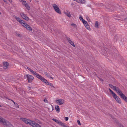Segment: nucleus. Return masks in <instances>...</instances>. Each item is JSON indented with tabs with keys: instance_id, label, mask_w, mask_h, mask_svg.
<instances>
[{
	"instance_id": "9d476101",
	"label": "nucleus",
	"mask_w": 127,
	"mask_h": 127,
	"mask_svg": "<svg viewBox=\"0 0 127 127\" xmlns=\"http://www.w3.org/2000/svg\"><path fill=\"white\" fill-rule=\"evenodd\" d=\"M113 97L119 103H121V100L120 98L116 94L115 96L113 95Z\"/></svg>"
},
{
	"instance_id": "412c9836",
	"label": "nucleus",
	"mask_w": 127,
	"mask_h": 127,
	"mask_svg": "<svg viewBox=\"0 0 127 127\" xmlns=\"http://www.w3.org/2000/svg\"><path fill=\"white\" fill-rule=\"evenodd\" d=\"M109 90L110 93L112 94L113 95L115 96L116 94L113 92V91L110 88L109 89Z\"/></svg>"
},
{
	"instance_id": "f8f14e48",
	"label": "nucleus",
	"mask_w": 127,
	"mask_h": 127,
	"mask_svg": "<svg viewBox=\"0 0 127 127\" xmlns=\"http://www.w3.org/2000/svg\"><path fill=\"white\" fill-rule=\"evenodd\" d=\"M20 15L22 18L25 19L26 20L28 21L29 20V18L25 14L23 13H21Z\"/></svg>"
},
{
	"instance_id": "8fccbe9b",
	"label": "nucleus",
	"mask_w": 127,
	"mask_h": 127,
	"mask_svg": "<svg viewBox=\"0 0 127 127\" xmlns=\"http://www.w3.org/2000/svg\"><path fill=\"white\" fill-rule=\"evenodd\" d=\"M100 80L101 81H102V80L101 79H100Z\"/></svg>"
},
{
	"instance_id": "5701e85b",
	"label": "nucleus",
	"mask_w": 127,
	"mask_h": 127,
	"mask_svg": "<svg viewBox=\"0 0 127 127\" xmlns=\"http://www.w3.org/2000/svg\"><path fill=\"white\" fill-rule=\"evenodd\" d=\"M82 21L84 26L87 25V24H88L87 22L86 21H85L84 20H83Z\"/></svg>"
},
{
	"instance_id": "c9c22d12",
	"label": "nucleus",
	"mask_w": 127,
	"mask_h": 127,
	"mask_svg": "<svg viewBox=\"0 0 127 127\" xmlns=\"http://www.w3.org/2000/svg\"><path fill=\"white\" fill-rule=\"evenodd\" d=\"M27 69L30 71V72H31L32 71V70L29 67H27Z\"/></svg>"
},
{
	"instance_id": "9b49d317",
	"label": "nucleus",
	"mask_w": 127,
	"mask_h": 127,
	"mask_svg": "<svg viewBox=\"0 0 127 127\" xmlns=\"http://www.w3.org/2000/svg\"><path fill=\"white\" fill-rule=\"evenodd\" d=\"M56 102L57 103H59L58 104L59 105H62L63 104L64 102V100L63 99H59L56 100Z\"/></svg>"
},
{
	"instance_id": "aec40b11",
	"label": "nucleus",
	"mask_w": 127,
	"mask_h": 127,
	"mask_svg": "<svg viewBox=\"0 0 127 127\" xmlns=\"http://www.w3.org/2000/svg\"><path fill=\"white\" fill-rule=\"evenodd\" d=\"M55 109L56 110L57 112L58 113H59L60 112V108L59 107L58 105H56V106L55 107Z\"/></svg>"
},
{
	"instance_id": "4be33fe9",
	"label": "nucleus",
	"mask_w": 127,
	"mask_h": 127,
	"mask_svg": "<svg viewBox=\"0 0 127 127\" xmlns=\"http://www.w3.org/2000/svg\"><path fill=\"white\" fill-rule=\"evenodd\" d=\"M15 34L16 36H17L19 37H21V35L19 33L17 32H15Z\"/></svg>"
},
{
	"instance_id": "ddd939ff",
	"label": "nucleus",
	"mask_w": 127,
	"mask_h": 127,
	"mask_svg": "<svg viewBox=\"0 0 127 127\" xmlns=\"http://www.w3.org/2000/svg\"><path fill=\"white\" fill-rule=\"evenodd\" d=\"M15 18L22 25V23H24L25 22L24 21L22 20L20 18L18 17L15 16Z\"/></svg>"
},
{
	"instance_id": "7c9ffc66",
	"label": "nucleus",
	"mask_w": 127,
	"mask_h": 127,
	"mask_svg": "<svg viewBox=\"0 0 127 127\" xmlns=\"http://www.w3.org/2000/svg\"><path fill=\"white\" fill-rule=\"evenodd\" d=\"M20 1H22V3H26V1L25 0H19Z\"/></svg>"
},
{
	"instance_id": "de8ad7c7",
	"label": "nucleus",
	"mask_w": 127,
	"mask_h": 127,
	"mask_svg": "<svg viewBox=\"0 0 127 127\" xmlns=\"http://www.w3.org/2000/svg\"><path fill=\"white\" fill-rule=\"evenodd\" d=\"M4 1L6 3V4H7V1H5V0H4Z\"/></svg>"
},
{
	"instance_id": "20e7f679",
	"label": "nucleus",
	"mask_w": 127,
	"mask_h": 127,
	"mask_svg": "<svg viewBox=\"0 0 127 127\" xmlns=\"http://www.w3.org/2000/svg\"><path fill=\"white\" fill-rule=\"evenodd\" d=\"M26 78H27L28 80V82L29 83H30L34 79V77L32 75L29 74H27L25 75Z\"/></svg>"
},
{
	"instance_id": "a211bd4d",
	"label": "nucleus",
	"mask_w": 127,
	"mask_h": 127,
	"mask_svg": "<svg viewBox=\"0 0 127 127\" xmlns=\"http://www.w3.org/2000/svg\"><path fill=\"white\" fill-rule=\"evenodd\" d=\"M123 99L126 97L125 95L122 93V92L118 94Z\"/></svg>"
},
{
	"instance_id": "dca6fc26",
	"label": "nucleus",
	"mask_w": 127,
	"mask_h": 127,
	"mask_svg": "<svg viewBox=\"0 0 127 127\" xmlns=\"http://www.w3.org/2000/svg\"><path fill=\"white\" fill-rule=\"evenodd\" d=\"M67 39L68 42L71 45H72L74 47L75 46V45L74 44L73 42L71 40L70 38L69 37L67 38Z\"/></svg>"
},
{
	"instance_id": "3c124183",
	"label": "nucleus",
	"mask_w": 127,
	"mask_h": 127,
	"mask_svg": "<svg viewBox=\"0 0 127 127\" xmlns=\"http://www.w3.org/2000/svg\"><path fill=\"white\" fill-rule=\"evenodd\" d=\"M1 106L0 105V107H1Z\"/></svg>"
},
{
	"instance_id": "5fc2aeb1",
	"label": "nucleus",
	"mask_w": 127,
	"mask_h": 127,
	"mask_svg": "<svg viewBox=\"0 0 127 127\" xmlns=\"http://www.w3.org/2000/svg\"><path fill=\"white\" fill-rule=\"evenodd\" d=\"M38 122V123H39L38 122Z\"/></svg>"
},
{
	"instance_id": "6e6552de",
	"label": "nucleus",
	"mask_w": 127,
	"mask_h": 127,
	"mask_svg": "<svg viewBox=\"0 0 127 127\" xmlns=\"http://www.w3.org/2000/svg\"><path fill=\"white\" fill-rule=\"evenodd\" d=\"M30 125L33 127H41L39 124L33 121H32Z\"/></svg>"
},
{
	"instance_id": "72a5a7b5",
	"label": "nucleus",
	"mask_w": 127,
	"mask_h": 127,
	"mask_svg": "<svg viewBox=\"0 0 127 127\" xmlns=\"http://www.w3.org/2000/svg\"><path fill=\"white\" fill-rule=\"evenodd\" d=\"M116 87V86H113L112 88V89H113V90H115V88Z\"/></svg>"
},
{
	"instance_id": "393cba45",
	"label": "nucleus",
	"mask_w": 127,
	"mask_h": 127,
	"mask_svg": "<svg viewBox=\"0 0 127 127\" xmlns=\"http://www.w3.org/2000/svg\"><path fill=\"white\" fill-rule=\"evenodd\" d=\"M86 27V28L88 30H90V27L88 25V24H87V25L85 26Z\"/></svg>"
},
{
	"instance_id": "ea45409f",
	"label": "nucleus",
	"mask_w": 127,
	"mask_h": 127,
	"mask_svg": "<svg viewBox=\"0 0 127 127\" xmlns=\"http://www.w3.org/2000/svg\"><path fill=\"white\" fill-rule=\"evenodd\" d=\"M79 18L80 20H82V21L84 20L83 19V18L82 17H79Z\"/></svg>"
},
{
	"instance_id": "39448f33",
	"label": "nucleus",
	"mask_w": 127,
	"mask_h": 127,
	"mask_svg": "<svg viewBox=\"0 0 127 127\" xmlns=\"http://www.w3.org/2000/svg\"><path fill=\"white\" fill-rule=\"evenodd\" d=\"M21 120L26 124H29L30 125L32 121L30 120L23 118H21Z\"/></svg>"
},
{
	"instance_id": "a18cd8bd",
	"label": "nucleus",
	"mask_w": 127,
	"mask_h": 127,
	"mask_svg": "<svg viewBox=\"0 0 127 127\" xmlns=\"http://www.w3.org/2000/svg\"><path fill=\"white\" fill-rule=\"evenodd\" d=\"M10 2H12V0H8Z\"/></svg>"
},
{
	"instance_id": "7ed1b4c3",
	"label": "nucleus",
	"mask_w": 127,
	"mask_h": 127,
	"mask_svg": "<svg viewBox=\"0 0 127 127\" xmlns=\"http://www.w3.org/2000/svg\"><path fill=\"white\" fill-rule=\"evenodd\" d=\"M31 72L34 76L37 77L38 79L40 80H41L43 77L41 75H39L35 72L33 71L32 70Z\"/></svg>"
},
{
	"instance_id": "b1692460",
	"label": "nucleus",
	"mask_w": 127,
	"mask_h": 127,
	"mask_svg": "<svg viewBox=\"0 0 127 127\" xmlns=\"http://www.w3.org/2000/svg\"><path fill=\"white\" fill-rule=\"evenodd\" d=\"M98 22L96 21L95 22V27L96 28H98Z\"/></svg>"
},
{
	"instance_id": "58836bf2",
	"label": "nucleus",
	"mask_w": 127,
	"mask_h": 127,
	"mask_svg": "<svg viewBox=\"0 0 127 127\" xmlns=\"http://www.w3.org/2000/svg\"><path fill=\"white\" fill-rule=\"evenodd\" d=\"M44 101L46 103L48 102V101H47V100L46 98H45L44 99Z\"/></svg>"
},
{
	"instance_id": "0eeeda50",
	"label": "nucleus",
	"mask_w": 127,
	"mask_h": 127,
	"mask_svg": "<svg viewBox=\"0 0 127 127\" xmlns=\"http://www.w3.org/2000/svg\"><path fill=\"white\" fill-rule=\"evenodd\" d=\"M41 81L45 83L46 84L49 85L52 87H54L53 84L49 83L48 81L45 79L43 77Z\"/></svg>"
},
{
	"instance_id": "cd10ccee",
	"label": "nucleus",
	"mask_w": 127,
	"mask_h": 127,
	"mask_svg": "<svg viewBox=\"0 0 127 127\" xmlns=\"http://www.w3.org/2000/svg\"><path fill=\"white\" fill-rule=\"evenodd\" d=\"M52 120H53V121H54L55 122H56V123H57L58 124L59 122V121L58 120L55 119H52Z\"/></svg>"
},
{
	"instance_id": "79ce46f5",
	"label": "nucleus",
	"mask_w": 127,
	"mask_h": 127,
	"mask_svg": "<svg viewBox=\"0 0 127 127\" xmlns=\"http://www.w3.org/2000/svg\"><path fill=\"white\" fill-rule=\"evenodd\" d=\"M109 86L110 87V88H112V87H113V86L111 84H109Z\"/></svg>"
},
{
	"instance_id": "473e14b6",
	"label": "nucleus",
	"mask_w": 127,
	"mask_h": 127,
	"mask_svg": "<svg viewBox=\"0 0 127 127\" xmlns=\"http://www.w3.org/2000/svg\"><path fill=\"white\" fill-rule=\"evenodd\" d=\"M13 102L14 103V104L16 106V107L18 106V105L14 101H13Z\"/></svg>"
},
{
	"instance_id": "4c0bfd02",
	"label": "nucleus",
	"mask_w": 127,
	"mask_h": 127,
	"mask_svg": "<svg viewBox=\"0 0 127 127\" xmlns=\"http://www.w3.org/2000/svg\"><path fill=\"white\" fill-rule=\"evenodd\" d=\"M124 99L127 102V97L126 96Z\"/></svg>"
},
{
	"instance_id": "2f4dec72",
	"label": "nucleus",
	"mask_w": 127,
	"mask_h": 127,
	"mask_svg": "<svg viewBox=\"0 0 127 127\" xmlns=\"http://www.w3.org/2000/svg\"><path fill=\"white\" fill-rule=\"evenodd\" d=\"M118 36H117V35L115 36H114V39H115V40H117V38H118Z\"/></svg>"
},
{
	"instance_id": "37998d69",
	"label": "nucleus",
	"mask_w": 127,
	"mask_h": 127,
	"mask_svg": "<svg viewBox=\"0 0 127 127\" xmlns=\"http://www.w3.org/2000/svg\"><path fill=\"white\" fill-rule=\"evenodd\" d=\"M62 126H63L64 127H69L68 126H67L65 125L64 124Z\"/></svg>"
},
{
	"instance_id": "09e8293b",
	"label": "nucleus",
	"mask_w": 127,
	"mask_h": 127,
	"mask_svg": "<svg viewBox=\"0 0 127 127\" xmlns=\"http://www.w3.org/2000/svg\"><path fill=\"white\" fill-rule=\"evenodd\" d=\"M125 20H127V18H126L125 19Z\"/></svg>"
},
{
	"instance_id": "2eb2a0df",
	"label": "nucleus",
	"mask_w": 127,
	"mask_h": 127,
	"mask_svg": "<svg viewBox=\"0 0 127 127\" xmlns=\"http://www.w3.org/2000/svg\"><path fill=\"white\" fill-rule=\"evenodd\" d=\"M64 13L69 18L71 17V15L70 14V12L68 11L67 10L66 11L64 12Z\"/></svg>"
},
{
	"instance_id": "864d4df0",
	"label": "nucleus",
	"mask_w": 127,
	"mask_h": 127,
	"mask_svg": "<svg viewBox=\"0 0 127 127\" xmlns=\"http://www.w3.org/2000/svg\"><path fill=\"white\" fill-rule=\"evenodd\" d=\"M11 100L12 101H13H13H14L13 100Z\"/></svg>"
},
{
	"instance_id": "c03bdc74",
	"label": "nucleus",
	"mask_w": 127,
	"mask_h": 127,
	"mask_svg": "<svg viewBox=\"0 0 127 127\" xmlns=\"http://www.w3.org/2000/svg\"><path fill=\"white\" fill-rule=\"evenodd\" d=\"M119 126L120 127H124L121 124H119Z\"/></svg>"
},
{
	"instance_id": "4468645a",
	"label": "nucleus",
	"mask_w": 127,
	"mask_h": 127,
	"mask_svg": "<svg viewBox=\"0 0 127 127\" xmlns=\"http://www.w3.org/2000/svg\"><path fill=\"white\" fill-rule=\"evenodd\" d=\"M8 65L9 64L7 62H4L3 65V67L4 69H6L8 67Z\"/></svg>"
},
{
	"instance_id": "423d86ee",
	"label": "nucleus",
	"mask_w": 127,
	"mask_h": 127,
	"mask_svg": "<svg viewBox=\"0 0 127 127\" xmlns=\"http://www.w3.org/2000/svg\"><path fill=\"white\" fill-rule=\"evenodd\" d=\"M104 8L105 9H107V11L112 12L116 10V9L114 8L113 6H107V7L105 6Z\"/></svg>"
},
{
	"instance_id": "f704fd0d",
	"label": "nucleus",
	"mask_w": 127,
	"mask_h": 127,
	"mask_svg": "<svg viewBox=\"0 0 127 127\" xmlns=\"http://www.w3.org/2000/svg\"><path fill=\"white\" fill-rule=\"evenodd\" d=\"M77 123L78 125H81V124L80 123V121L79 120H78L77 121Z\"/></svg>"
},
{
	"instance_id": "c756f323",
	"label": "nucleus",
	"mask_w": 127,
	"mask_h": 127,
	"mask_svg": "<svg viewBox=\"0 0 127 127\" xmlns=\"http://www.w3.org/2000/svg\"><path fill=\"white\" fill-rule=\"evenodd\" d=\"M98 6H104V5L102 4V3H98L97 4Z\"/></svg>"
},
{
	"instance_id": "f3484780",
	"label": "nucleus",
	"mask_w": 127,
	"mask_h": 127,
	"mask_svg": "<svg viewBox=\"0 0 127 127\" xmlns=\"http://www.w3.org/2000/svg\"><path fill=\"white\" fill-rule=\"evenodd\" d=\"M23 3V4L26 7L27 9H28V10H29L30 9V8L29 6V5H28V4L27 3Z\"/></svg>"
},
{
	"instance_id": "f257e3e1",
	"label": "nucleus",
	"mask_w": 127,
	"mask_h": 127,
	"mask_svg": "<svg viewBox=\"0 0 127 127\" xmlns=\"http://www.w3.org/2000/svg\"><path fill=\"white\" fill-rule=\"evenodd\" d=\"M0 123H2L3 124L7 127H13V126L8 121L5 120L0 116Z\"/></svg>"
},
{
	"instance_id": "bb28decb",
	"label": "nucleus",
	"mask_w": 127,
	"mask_h": 127,
	"mask_svg": "<svg viewBox=\"0 0 127 127\" xmlns=\"http://www.w3.org/2000/svg\"><path fill=\"white\" fill-rule=\"evenodd\" d=\"M58 124L59 125H60L61 126H62L64 124V123H63L61 121H59V123H58Z\"/></svg>"
},
{
	"instance_id": "c85d7f7f",
	"label": "nucleus",
	"mask_w": 127,
	"mask_h": 127,
	"mask_svg": "<svg viewBox=\"0 0 127 127\" xmlns=\"http://www.w3.org/2000/svg\"><path fill=\"white\" fill-rule=\"evenodd\" d=\"M71 25L72 26L74 27L75 28H77V26L75 24H74L73 23L71 24Z\"/></svg>"
},
{
	"instance_id": "6ab92c4d",
	"label": "nucleus",
	"mask_w": 127,
	"mask_h": 127,
	"mask_svg": "<svg viewBox=\"0 0 127 127\" xmlns=\"http://www.w3.org/2000/svg\"><path fill=\"white\" fill-rule=\"evenodd\" d=\"M115 91L117 93L119 94V93H121V91L119 89V88H118V87H116L115 89Z\"/></svg>"
},
{
	"instance_id": "f03ea898",
	"label": "nucleus",
	"mask_w": 127,
	"mask_h": 127,
	"mask_svg": "<svg viewBox=\"0 0 127 127\" xmlns=\"http://www.w3.org/2000/svg\"><path fill=\"white\" fill-rule=\"evenodd\" d=\"M52 6L54 9L55 11L57 13L60 14H61V11L58 6L55 4L52 5Z\"/></svg>"
},
{
	"instance_id": "1a4fd4ad",
	"label": "nucleus",
	"mask_w": 127,
	"mask_h": 127,
	"mask_svg": "<svg viewBox=\"0 0 127 127\" xmlns=\"http://www.w3.org/2000/svg\"><path fill=\"white\" fill-rule=\"evenodd\" d=\"M22 25L25 28L27 29L28 30L30 31H32V29L31 27L29 25L25 23L24 22V23H22Z\"/></svg>"
},
{
	"instance_id": "49530a36",
	"label": "nucleus",
	"mask_w": 127,
	"mask_h": 127,
	"mask_svg": "<svg viewBox=\"0 0 127 127\" xmlns=\"http://www.w3.org/2000/svg\"><path fill=\"white\" fill-rule=\"evenodd\" d=\"M50 77V78H51L52 79H53V77H51V76H50V77Z\"/></svg>"
},
{
	"instance_id": "e433bc0d",
	"label": "nucleus",
	"mask_w": 127,
	"mask_h": 127,
	"mask_svg": "<svg viewBox=\"0 0 127 127\" xmlns=\"http://www.w3.org/2000/svg\"><path fill=\"white\" fill-rule=\"evenodd\" d=\"M68 119V118L67 117H65V120L67 121Z\"/></svg>"
},
{
	"instance_id": "a19ab883",
	"label": "nucleus",
	"mask_w": 127,
	"mask_h": 127,
	"mask_svg": "<svg viewBox=\"0 0 127 127\" xmlns=\"http://www.w3.org/2000/svg\"><path fill=\"white\" fill-rule=\"evenodd\" d=\"M87 19L88 20V21L89 22H90V19H89V18L88 17L87 18Z\"/></svg>"
},
{
	"instance_id": "a878e982",
	"label": "nucleus",
	"mask_w": 127,
	"mask_h": 127,
	"mask_svg": "<svg viewBox=\"0 0 127 127\" xmlns=\"http://www.w3.org/2000/svg\"><path fill=\"white\" fill-rule=\"evenodd\" d=\"M44 74L45 75L48 77H50V75L48 73L46 72H45L44 73Z\"/></svg>"
},
{
	"instance_id": "603ef678",
	"label": "nucleus",
	"mask_w": 127,
	"mask_h": 127,
	"mask_svg": "<svg viewBox=\"0 0 127 127\" xmlns=\"http://www.w3.org/2000/svg\"><path fill=\"white\" fill-rule=\"evenodd\" d=\"M30 0V2H31V0Z\"/></svg>"
}]
</instances>
